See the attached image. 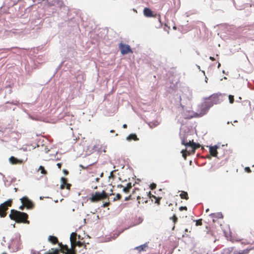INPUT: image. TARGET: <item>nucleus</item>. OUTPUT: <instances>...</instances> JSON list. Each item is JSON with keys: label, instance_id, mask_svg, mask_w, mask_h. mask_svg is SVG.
Masks as SVG:
<instances>
[{"label": "nucleus", "instance_id": "nucleus-6", "mask_svg": "<svg viewBox=\"0 0 254 254\" xmlns=\"http://www.w3.org/2000/svg\"><path fill=\"white\" fill-rule=\"evenodd\" d=\"M182 144L185 145L187 147H190L191 148V149L188 150L187 149V152L189 155L194 154L195 150L200 146L199 144L194 143L193 140L186 142L185 140H183L182 141Z\"/></svg>", "mask_w": 254, "mask_h": 254}, {"label": "nucleus", "instance_id": "nucleus-12", "mask_svg": "<svg viewBox=\"0 0 254 254\" xmlns=\"http://www.w3.org/2000/svg\"><path fill=\"white\" fill-rule=\"evenodd\" d=\"M90 182L89 183V187L93 190H96L98 189V186L95 184H94V182L96 183H99L100 180L99 177H94L93 175H92L91 177H90Z\"/></svg>", "mask_w": 254, "mask_h": 254}, {"label": "nucleus", "instance_id": "nucleus-17", "mask_svg": "<svg viewBox=\"0 0 254 254\" xmlns=\"http://www.w3.org/2000/svg\"><path fill=\"white\" fill-rule=\"evenodd\" d=\"M147 198L148 197L146 196V194L144 196L141 197L140 196H138L137 197V199L138 200V203L139 204L142 203H147Z\"/></svg>", "mask_w": 254, "mask_h": 254}, {"label": "nucleus", "instance_id": "nucleus-8", "mask_svg": "<svg viewBox=\"0 0 254 254\" xmlns=\"http://www.w3.org/2000/svg\"><path fill=\"white\" fill-rule=\"evenodd\" d=\"M206 102H209L208 105L211 107L214 104H218L220 102V99L218 94H213L210 96L208 98L205 100Z\"/></svg>", "mask_w": 254, "mask_h": 254}, {"label": "nucleus", "instance_id": "nucleus-35", "mask_svg": "<svg viewBox=\"0 0 254 254\" xmlns=\"http://www.w3.org/2000/svg\"><path fill=\"white\" fill-rule=\"evenodd\" d=\"M155 199H156L155 203H157L158 205H159L160 203L161 198L156 197V198H155Z\"/></svg>", "mask_w": 254, "mask_h": 254}, {"label": "nucleus", "instance_id": "nucleus-51", "mask_svg": "<svg viewBox=\"0 0 254 254\" xmlns=\"http://www.w3.org/2000/svg\"><path fill=\"white\" fill-rule=\"evenodd\" d=\"M110 132H112V133H114V132H115V130H111L110 131Z\"/></svg>", "mask_w": 254, "mask_h": 254}, {"label": "nucleus", "instance_id": "nucleus-53", "mask_svg": "<svg viewBox=\"0 0 254 254\" xmlns=\"http://www.w3.org/2000/svg\"><path fill=\"white\" fill-rule=\"evenodd\" d=\"M13 227L14 228V227H15V224H14L13 225Z\"/></svg>", "mask_w": 254, "mask_h": 254}, {"label": "nucleus", "instance_id": "nucleus-30", "mask_svg": "<svg viewBox=\"0 0 254 254\" xmlns=\"http://www.w3.org/2000/svg\"><path fill=\"white\" fill-rule=\"evenodd\" d=\"M170 219H172L173 221L174 224L176 223L178 221V218L175 214H174L172 217H170Z\"/></svg>", "mask_w": 254, "mask_h": 254}, {"label": "nucleus", "instance_id": "nucleus-14", "mask_svg": "<svg viewBox=\"0 0 254 254\" xmlns=\"http://www.w3.org/2000/svg\"><path fill=\"white\" fill-rule=\"evenodd\" d=\"M143 14L147 17H155L156 14H153L152 11L148 7H145L143 9Z\"/></svg>", "mask_w": 254, "mask_h": 254}, {"label": "nucleus", "instance_id": "nucleus-38", "mask_svg": "<svg viewBox=\"0 0 254 254\" xmlns=\"http://www.w3.org/2000/svg\"><path fill=\"white\" fill-rule=\"evenodd\" d=\"M245 171L248 173L252 172L251 169L249 167H245Z\"/></svg>", "mask_w": 254, "mask_h": 254}, {"label": "nucleus", "instance_id": "nucleus-23", "mask_svg": "<svg viewBox=\"0 0 254 254\" xmlns=\"http://www.w3.org/2000/svg\"><path fill=\"white\" fill-rule=\"evenodd\" d=\"M17 243V247L15 248V250L16 251H18V250H19L20 249V238L18 240V239H15V240H13V241L12 242V244H14L15 243Z\"/></svg>", "mask_w": 254, "mask_h": 254}, {"label": "nucleus", "instance_id": "nucleus-43", "mask_svg": "<svg viewBox=\"0 0 254 254\" xmlns=\"http://www.w3.org/2000/svg\"><path fill=\"white\" fill-rule=\"evenodd\" d=\"M228 251H229V249H225L224 250V252L225 253V254H227L228 253Z\"/></svg>", "mask_w": 254, "mask_h": 254}, {"label": "nucleus", "instance_id": "nucleus-26", "mask_svg": "<svg viewBox=\"0 0 254 254\" xmlns=\"http://www.w3.org/2000/svg\"><path fill=\"white\" fill-rule=\"evenodd\" d=\"M74 244V250L75 251V248L76 246H78L79 247H82L83 245V244L80 241H76L73 243Z\"/></svg>", "mask_w": 254, "mask_h": 254}, {"label": "nucleus", "instance_id": "nucleus-22", "mask_svg": "<svg viewBox=\"0 0 254 254\" xmlns=\"http://www.w3.org/2000/svg\"><path fill=\"white\" fill-rule=\"evenodd\" d=\"M62 185H61V189H64L65 187V185L67 184V179L65 178L62 177L61 178Z\"/></svg>", "mask_w": 254, "mask_h": 254}, {"label": "nucleus", "instance_id": "nucleus-21", "mask_svg": "<svg viewBox=\"0 0 254 254\" xmlns=\"http://www.w3.org/2000/svg\"><path fill=\"white\" fill-rule=\"evenodd\" d=\"M180 196L182 199L188 200L189 198L187 192L185 191H182Z\"/></svg>", "mask_w": 254, "mask_h": 254}, {"label": "nucleus", "instance_id": "nucleus-37", "mask_svg": "<svg viewBox=\"0 0 254 254\" xmlns=\"http://www.w3.org/2000/svg\"><path fill=\"white\" fill-rule=\"evenodd\" d=\"M180 211L187 210V207L186 206H181L179 207Z\"/></svg>", "mask_w": 254, "mask_h": 254}, {"label": "nucleus", "instance_id": "nucleus-5", "mask_svg": "<svg viewBox=\"0 0 254 254\" xmlns=\"http://www.w3.org/2000/svg\"><path fill=\"white\" fill-rule=\"evenodd\" d=\"M242 240V244H244L245 245H254V246L252 247L249 249H247L246 250L244 251V252L241 254H243L247 253L248 251L254 249V231H251L246 236V238Z\"/></svg>", "mask_w": 254, "mask_h": 254}, {"label": "nucleus", "instance_id": "nucleus-16", "mask_svg": "<svg viewBox=\"0 0 254 254\" xmlns=\"http://www.w3.org/2000/svg\"><path fill=\"white\" fill-rule=\"evenodd\" d=\"M217 146H210L209 147V152L211 156L216 157L217 154Z\"/></svg>", "mask_w": 254, "mask_h": 254}, {"label": "nucleus", "instance_id": "nucleus-48", "mask_svg": "<svg viewBox=\"0 0 254 254\" xmlns=\"http://www.w3.org/2000/svg\"><path fill=\"white\" fill-rule=\"evenodd\" d=\"M24 206H23V205L19 207V209H21V210H23V207H24Z\"/></svg>", "mask_w": 254, "mask_h": 254}, {"label": "nucleus", "instance_id": "nucleus-44", "mask_svg": "<svg viewBox=\"0 0 254 254\" xmlns=\"http://www.w3.org/2000/svg\"><path fill=\"white\" fill-rule=\"evenodd\" d=\"M127 125H126V124H124L123 126V128H127Z\"/></svg>", "mask_w": 254, "mask_h": 254}, {"label": "nucleus", "instance_id": "nucleus-11", "mask_svg": "<svg viewBox=\"0 0 254 254\" xmlns=\"http://www.w3.org/2000/svg\"><path fill=\"white\" fill-rule=\"evenodd\" d=\"M21 202L23 206L27 208L31 209L33 208L34 204L26 196L23 197L21 199Z\"/></svg>", "mask_w": 254, "mask_h": 254}, {"label": "nucleus", "instance_id": "nucleus-2", "mask_svg": "<svg viewBox=\"0 0 254 254\" xmlns=\"http://www.w3.org/2000/svg\"><path fill=\"white\" fill-rule=\"evenodd\" d=\"M77 234L75 232H72L70 237V241L71 243V248L69 249L67 245H64L62 244H60L61 247V252L63 254H76V252L74 250V242L76 241Z\"/></svg>", "mask_w": 254, "mask_h": 254}, {"label": "nucleus", "instance_id": "nucleus-41", "mask_svg": "<svg viewBox=\"0 0 254 254\" xmlns=\"http://www.w3.org/2000/svg\"><path fill=\"white\" fill-rule=\"evenodd\" d=\"M63 172L65 175H67L68 174V171L66 170H65V169L63 170Z\"/></svg>", "mask_w": 254, "mask_h": 254}, {"label": "nucleus", "instance_id": "nucleus-36", "mask_svg": "<svg viewBox=\"0 0 254 254\" xmlns=\"http://www.w3.org/2000/svg\"><path fill=\"white\" fill-rule=\"evenodd\" d=\"M110 204V201L106 202H105L103 204L102 207L105 208V207H106L108 206Z\"/></svg>", "mask_w": 254, "mask_h": 254}, {"label": "nucleus", "instance_id": "nucleus-3", "mask_svg": "<svg viewBox=\"0 0 254 254\" xmlns=\"http://www.w3.org/2000/svg\"><path fill=\"white\" fill-rule=\"evenodd\" d=\"M107 198L109 199V195L105 190H103L102 191H96L92 192L88 199L90 202L95 203Z\"/></svg>", "mask_w": 254, "mask_h": 254}, {"label": "nucleus", "instance_id": "nucleus-33", "mask_svg": "<svg viewBox=\"0 0 254 254\" xmlns=\"http://www.w3.org/2000/svg\"><path fill=\"white\" fill-rule=\"evenodd\" d=\"M196 226H200L202 225V220L201 219H198L196 221Z\"/></svg>", "mask_w": 254, "mask_h": 254}, {"label": "nucleus", "instance_id": "nucleus-40", "mask_svg": "<svg viewBox=\"0 0 254 254\" xmlns=\"http://www.w3.org/2000/svg\"><path fill=\"white\" fill-rule=\"evenodd\" d=\"M131 195H129L128 196L126 197L125 198V200L127 201L131 199Z\"/></svg>", "mask_w": 254, "mask_h": 254}, {"label": "nucleus", "instance_id": "nucleus-25", "mask_svg": "<svg viewBox=\"0 0 254 254\" xmlns=\"http://www.w3.org/2000/svg\"><path fill=\"white\" fill-rule=\"evenodd\" d=\"M60 251H61V250H59L58 249H51V252L48 253H47L46 254H60Z\"/></svg>", "mask_w": 254, "mask_h": 254}, {"label": "nucleus", "instance_id": "nucleus-32", "mask_svg": "<svg viewBox=\"0 0 254 254\" xmlns=\"http://www.w3.org/2000/svg\"><path fill=\"white\" fill-rule=\"evenodd\" d=\"M229 100L230 103H231V104L233 103L234 101V96L231 95H229Z\"/></svg>", "mask_w": 254, "mask_h": 254}, {"label": "nucleus", "instance_id": "nucleus-54", "mask_svg": "<svg viewBox=\"0 0 254 254\" xmlns=\"http://www.w3.org/2000/svg\"><path fill=\"white\" fill-rule=\"evenodd\" d=\"M2 254H6V253H2Z\"/></svg>", "mask_w": 254, "mask_h": 254}, {"label": "nucleus", "instance_id": "nucleus-29", "mask_svg": "<svg viewBox=\"0 0 254 254\" xmlns=\"http://www.w3.org/2000/svg\"><path fill=\"white\" fill-rule=\"evenodd\" d=\"M121 198H122V195L120 193H117L116 195V197L114 198L113 200L117 201V200L121 199Z\"/></svg>", "mask_w": 254, "mask_h": 254}, {"label": "nucleus", "instance_id": "nucleus-31", "mask_svg": "<svg viewBox=\"0 0 254 254\" xmlns=\"http://www.w3.org/2000/svg\"><path fill=\"white\" fill-rule=\"evenodd\" d=\"M146 196L148 197H149L150 198H156V196L152 194L150 191H149V192H146Z\"/></svg>", "mask_w": 254, "mask_h": 254}, {"label": "nucleus", "instance_id": "nucleus-50", "mask_svg": "<svg viewBox=\"0 0 254 254\" xmlns=\"http://www.w3.org/2000/svg\"><path fill=\"white\" fill-rule=\"evenodd\" d=\"M80 167L82 168H83V169H85V167H83L82 165H80Z\"/></svg>", "mask_w": 254, "mask_h": 254}, {"label": "nucleus", "instance_id": "nucleus-9", "mask_svg": "<svg viewBox=\"0 0 254 254\" xmlns=\"http://www.w3.org/2000/svg\"><path fill=\"white\" fill-rule=\"evenodd\" d=\"M224 235L228 240L233 242L241 241V239L238 237V236L233 234V233L230 230H229V232H227L226 230H225Z\"/></svg>", "mask_w": 254, "mask_h": 254}, {"label": "nucleus", "instance_id": "nucleus-4", "mask_svg": "<svg viewBox=\"0 0 254 254\" xmlns=\"http://www.w3.org/2000/svg\"><path fill=\"white\" fill-rule=\"evenodd\" d=\"M208 103L209 102H206L205 100L204 102L199 105L198 107L197 112L193 113V115H192L191 117H200L204 115L210 108V106L208 105Z\"/></svg>", "mask_w": 254, "mask_h": 254}, {"label": "nucleus", "instance_id": "nucleus-24", "mask_svg": "<svg viewBox=\"0 0 254 254\" xmlns=\"http://www.w3.org/2000/svg\"><path fill=\"white\" fill-rule=\"evenodd\" d=\"M127 139L130 140H137L138 139L137 137V136L135 134H130L128 135V136L127 137Z\"/></svg>", "mask_w": 254, "mask_h": 254}, {"label": "nucleus", "instance_id": "nucleus-52", "mask_svg": "<svg viewBox=\"0 0 254 254\" xmlns=\"http://www.w3.org/2000/svg\"><path fill=\"white\" fill-rule=\"evenodd\" d=\"M220 65H221V64L220 63H219L218 67H219L220 66Z\"/></svg>", "mask_w": 254, "mask_h": 254}, {"label": "nucleus", "instance_id": "nucleus-19", "mask_svg": "<svg viewBox=\"0 0 254 254\" xmlns=\"http://www.w3.org/2000/svg\"><path fill=\"white\" fill-rule=\"evenodd\" d=\"M132 188V186L130 183L127 184V186L123 187V191L125 193H128L130 190Z\"/></svg>", "mask_w": 254, "mask_h": 254}, {"label": "nucleus", "instance_id": "nucleus-15", "mask_svg": "<svg viewBox=\"0 0 254 254\" xmlns=\"http://www.w3.org/2000/svg\"><path fill=\"white\" fill-rule=\"evenodd\" d=\"M148 248V243H146L143 245L135 247L134 249L138 251L139 252H141L142 251H146Z\"/></svg>", "mask_w": 254, "mask_h": 254}, {"label": "nucleus", "instance_id": "nucleus-10", "mask_svg": "<svg viewBox=\"0 0 254 254\" xmlns=\"http://www.w3.org/2000/svg\"><path fill=\"white\" fill-rule=\"evenodd\" d=\"M119 47L121 50V53L123 55H126L129 53H132L130 47L128 45L121 43L119 45Z\"/></svg>", "mask_w": 254, "mask_h": 254}, {"label": "nucleus", "instance_id": "nucleus-39", "mask_svg": "<svg viewBox=\"0 0 254 254\" xmlns=\"http://www.w3.org/2000/svg\"><path fill=\"white\" fill-rule=\"evenodd\" d=\"M71 187V185L70 184L67 183V184L65 185V188H66L67 190H70Z\"/></svg>", "mask_w": 254, "mask_h": 254}, {"label": "nucleus", "instance_id": "nucleus-49", "mask_svg": "<svg viewBox=\"0 0 254 254\" xmlns=\"http://www.w3.org/2000/svg\"><path fill=\"white\" fill-rule=\"evenodd\" d=\"M123 186L122 185H118V188H122Z\"/></svg>", "mask_w": 254, "mask_h": 254}, {"label": "nucleus", "instance_id": "nucleus-45", "mask_svg": "<svg viewBox=\"0 0 254 254\" xmlns=\"http://www.w3.org/2000/svg\"><path fill=\"white\" fill-rule=\"evenodd\" d=\"M103 175H104V173L103 172H102L100 175V176L99 177V178L100 177H102L103 176Z\"/></svg>", "mask_w": 254, "mask_h": 254}, {"label": "nucleus", "instance_id": "nucleus-27", "mask_svg": "<svg viewBox=\"0 0 254 254\" xmlns=\"http://www.w3.org/2000/svg\"><path fill=\"white\" fill-rule=\"evenodd\" d=\"M38 171H41V173L44 175L47 174V171L45 169L44 167L42 166H40L39 168Z\"/></svg>", "mask_w": 254, "mask_h": 254}, {"label": "nucleus", "instance_id": "nucleus-42", "mask_svg": "<svg viewBox=\"0 0 254 254\" xmlns=\"http://www.w3.org/2000/svg\"><path fill=\"white\" fill-rule=\"evenodd\" d=\"M57 165L59 169H61L62 167V164L61 163H58Z\"/></svg>", "mask_w": 254, "mask_h": 254}, {"label": "nucleus", "instance_id": "nucleus-1", "mask_svg": "<svg viewBox=\"0 0 254 254\" xmlns=\"http://www.w3.org/2000/svg\"><path fill=\"white\" fill-rule=\"evenodd\" d=\"M9 217L11 220H14L18 223H29V221L27 220L28 215L24 212L11 209Z\"/></svg>", "mask_w": 254, "mask_h": 254}, {"label": "nucleus", "instance_id": "nucleus-47", "mask_svg": "<svg viewBox=\"0 0 254 254\" xmlns=\"http://www.w3.org/2000/svg\"><path fill=\"white\" fill-rule=\"evenodd\" d=\"M209 59L212 60V61H214V58L213 57H210Z\"/></svg>", "mask_w": 254, "mask_h": 254}, {"label": "nucleus", "instance_id": "nucleus-20", "mask_svg": "<svg viewBox=\"0 0 254 254\" xmlns=\"http://www.w3.org/2000/svg\"><path fill=\"white\" fill-rule=\"evenodd\" d=\"M9 161L12 164H16L21 163V161L18 160L17 158H16L15 157H14L13 156H11L9 158Z\"/></svg>", "mask_w": 254, "mask_h": 254}, {"label": "nucleus", "instance_id": "nucleus-13", "mask_svg": "<svg viewBox=\"0 0 254 254\" xmlns=\"http://www.w3.org/2000/svg\"><path fill=\"white\" fill-rule=\"evenodd\" d=\"M214 223L218 222L219 220L222 218V214L221 212L213 213L210 214Z\"/></svg>", "mask_w": 254, "mask_h": 254}, {"label": "nucleus", "instance_id": "nucleus-28", "mask_svg": "<svg viewBox=\"0 0 254 254\" xmlns=\"http://www.w3.org/2000/svg\"><path fill=\"white\" fill-rule=\"evenodd\" d=\"M181 153H182V156L184 158V159L186 160L187 158V149L182 150L181 151Z\"/></svg>", "mask_w": 254, "mask_h": 254}, {"label": "nucleus", "instance_id": "nucleus-46", "mask_svg": "<svg viewBox=\"0 0 254 254\" xmlns=\"http://www.w3.org/2000/svg\"><path fill=\"white\" fill-rule=\"evenodd\" d=\"M113 175V172H111L110 174V176H109V178H111Z\"/></svg>", "mask_w": 254, "mask_h": 254}, {"label": "nucleus", "instance_id": "nucleus-34", "mask_svg": "<svg viewBox=\"0 0 254 254\" xmlns=\"http://www.w3.org/2000/svg\"><path fill=\"white\" fill-rule=\"evenodd\" d=\"M156 188V185L155 183L151 184L150 186V188L151 190H154Z\"/></svg>", "mask_w": 254, "mask_h": 254}, {"label": "nucleus", "instance_id": "nucleus-7", "mask_svg": "<svg viewBox=\"0 0 254 254\" xmlns=\"http://www.w3.org/2000/svg\"><path fill=\"white\" fill-rule=\"evenodd\" d=\"M12 204V200H8L0 205V216L1 217H5L6 216V211L8 210V207L11 206Z\"/></svg>", "mask_w": 254, "mask_h": 254}, {"label": "nucleus", "instance_id": "nucleus-18", "mask_svg": "<svg viewBox=\"0 0 254 254\" xmlns=\"http://www.w3.org/2000/svg\"><path fill=\"white\" fill-rule=\"evenodd\" d=\"M48 240L53 244H56L58 242V238L56 237L53 236H50L48 237Z\"/></svg>", "mask_w": 254, "mask_h": 254}]
</instances>
